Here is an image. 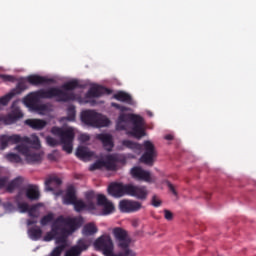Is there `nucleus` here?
Masks as SVG:
<instances>
[{
  "instance_id": "nucleus-1",
  "label": "nucleus",
  "mask_w": 256,
  "mask_h": 256,
  "mask_svg": "<svg viewBox=\"0 0 256 256\" xmlns=\"http://www.w3.org/2000/svg\"><path fill=\"white\" fill-rule=\"evenodd\" d=\"M112 233L120 251L116 254L113 252L115 246L109 235H102L94 242V247L97 251H102L105 256H137V253L130 248L131 238L125 229L116 227Z\"/></svg>"
},
{
  "instance_id": "nucleus-2",
  "label": "nucleus",
  "mask_w": 256,
  "mask_h": 256,
  "mask_svg": "<svg viewBox=\"0 0 256 256\" xmlns=\"http://www.w3.org/2000/svg\"><path fill=\"white\" fill-rule=\"evenodd\" d=\"M55 98L58 103H69V101L75 99V94L65 92L58 87H50L47 90L40 89L28 94L27 97L24 98V103L30 109H37V103H39L41 99Z\"/></svg>"
},
{
  "instance_id": "nucleus-3",
  "label": "nucleus",
  "mask_w": 256,
  "mask_h": 256,
  "mask_svg": "<svg viewBox=\"0 0 256 256\" xmlns=\"http://www.w3.org/2000/svg\"><path fill=\"white\" fill-rule=\"evenodd\" d=\"M83 225V217H65L59 216L54 220L51 226V231L47 232L44 236V241H53L59 235V231L61 233H68V235H73L79 227Z\"/></svg>"
},
{
  "instance_id": "nucleus-4",
  "label": "nucleus",
  "mask_w": 256,
  "mask_h": 256,
  "mask_svg": "<svg viewBox=\"0 0 256 256\" xmlns=\"http://www.w3.org/2000/svg\"><path fill=\"white\" fill-rule=\"evenodd\" d=\"M108 193L116 199L128 195L129 197L139 199V201H145L147 197H149V189H147V186L123 184L121 182H114L110 184L108 186Z\"/></svg>"
},
{
  "instance_id": "nucleus-5",
  "label": "nucleus",
  "mask_w": 256,
  "mask_h": 256,
  "mask_svg": "<svg viewBox=\"0 0 256 256\" xmlns=\"http://www.w3.org/2000/svg\"><path fill=\"white\" fill-rule=\"evenodd\" d=\"M129 122L133 124L132 130L129 132L132 137H135V139L145 137L146 133L145 129H143V117L136 114H120L116 123L117 131L127 130V123Z\"/></svg>"
},
{
  "instance_id": "nucleus-6",
  "label": "nucleus",
  "mask_w": 256,
  "mask_h": 256,
  "mask_svg": "<svg viewBox=\"0 0 256 256\" xmlns=\"http://www.w3.org/2000/svg\"><path fill=\"white\" fill-rule=\"evenodd\" d=\"M123 147L131 149L132 151H141L144 149V153L140 158L141 163L152 166L155 163V157H157V151H155V145L151 141H144L143 145L133 142L131 140H123Z\"/></svg>"
},
{
  "instance_id": "nucleus-7",
  "label": "nucleus",
  "mask_w": 256,
  "mask_h": 256,
  "mask_svg": "<svg viewBox=\"0 0 256 256\" xmlns=\"http://www.w3.org/2000/svg\"><path fill=\"white\" fill-rule=\"evenodd\" d=\"M17 143H21V145H27V147L32 145L33 149H41V141L39 140L38 136H32V138L27 136L21 137L19 134L0 136L1 151L7 149L9 145H17Z\"/></svg>"
},
{
  "instance_id": "nucleus-8",
  "label": "nucleus",
  "mask_w": 256,
  "mask_h": 256,
  "mask_svg": "<svg viewBox=\"0 0 256 256\" xmlns=\"http://www.w3.org/2000/svg\"><path fill=\"white\" fill-rule=\"evenodd\" d=\"M52 135L59 137L63 151L73 153V141H75V130L71 127L61 128L54 126L51 128Z\"/></svg>"
},
{
  "instance_id": "nucleus-9",
  "label": "nucleus",
  "mask_w": 256,
  "mask_h": 256,
  "mask_svg": "<svg viewBox=\"0 0 256 256\" xmlns=\"http://www.w3.org/2000/svg\"><path fill=\"white\" fill-rule=\"evenodd\" d=\"M81 121L90 127H109L111 121L94 110H85L81 113Z\"/></svg>"
},
{
  "instance_id": "nucleus-10",
  "label": "nucleus",
  "mask_w": 256,
  "mask_h": 256,
  "mask_svg": "<svg viewBox=\"0 0 256 256\" xmlns=\"http://www.w3.org/2000/svg\"><path fill=\"white\" fill-rule=\"evenodd\" d=\"M91 246V241L87 238H80L76 245L72 246L65 254V256H81L83 251H87Z\"/></svg>"
},
{
  "instance_id": "nucleus-11",
  "label": "nucleus",
  "mask_w": 256,
  "mask_h": 256,
  "mask_svg": "<svg viewBox=\"0 0 256 256\" xmlns=\"http://www.w3.org/2000/svg\"><path fill=\"white\" fill-rule=\"evenodd\" d=\"M14 149L20 153V155H23L30 163H37V161L41 160V155L32 152L31 147L25 144H19Z\"/></svg>"
},
{
  "instance_id": "nucleus-12",
  "label": "nucleus",
  "mask_w": 256,
  "mask_h": 256,
  "mask_svg": "<svg viewBox=\"0 0 256 256\" xmlns=\"http://www.w3.org/2000/svg\"><path fill=\"white\" fill-rule=\"evenodd\" d=\"M132 178L136 181H144L145 183H153L151 172L144 170L139 166H135L130 171Z\"/></svg>"
},
{
  "instance_id": "nucleus-13",
  "label": "nucleus",
  "mask_w": 256,
  "mask_h": 256,
  "mask_svg": "<svg viewBox=\"0 0 256 256\" xmlns=\"http://www.w3.org/2000/svg\"><path fill=\"white\" fill-rule=\"evenodd\" d=\"M143 207L141 202L133 200H121L119 202V209L122 213H136Z\"/></svg>"
},
{
  "instance_id": "nucleus-14",
  "label": "nucleus",
  "mask_w": 256,
  "mask_h": 256,
  "mask_svg": "<svg viewBox=\"0 0 256 256\" xmlns=\"http://www.w3.org/2000/svg\"><path fill=\"white\" fill-rule=\"evenodd\" d=\"M23 112L19 109L13 110L8 115H0V124L1 125H13V123H17L19 119H22Z\"/></svg>"
},
{
  "instance_id": "nucleus-15",
  "label": "nucleus",
  "mask_w": 256,
  "mask_h": 256,
  "mask_svg": "<svg viewBox=\"0 0 256 256\" xmlns=\"http://www.w3.org/2000/svg\"><path fill=\"white\" fill-rule=\"evenodd\" d=\"M97 203L100 207H103L104 215H110V213L115 211V205H113V202H111V201H109V199H107L106 195L98 194L97 195Z\"/></svg>"
},
{
  "instance_id": "nucleus-16",
  "label": "nucleus",
  "mask_w": 256,
  "mask_h": 256,
  "mask_svg": "<svg viewBox=\"0 0 256 256\" xmlns=\"http://www.w3.org/2000/svg\"><path fill=\"white\" fill-rule=\"evenodd\" d=\"M26 81L30 85L39 86V85H49L50 83H55V79L47 78L45 76H40L37 74L29 75L26 78Z\"/></svg>"
},
{
  "instance_id": "nucleus-17",
  "label": "nucleus",
  "mask_w": 256,
  "mask_h": 256,
  "mask_svg": "<svg viewBox=\"0 0 256 256\" xmlns=\"http://www.w3.org/2000/svg\"><path fill=\"white\" fill-rule=\"evenodd\" d=\"M117 163H119V155L109 154L104 160V169L107 171H117Z\"/></svg>"
},
{
  "instance_id": "nucleus-18",
  "label": "nucleus",
  "mask_w": 256,
  "mask_h": 256,
  "mask_svg": "<svg viewBox=\"0 0 256 256\" xmlns=\"http://www.w3.org/2000/svg\"><path fill=\"white\" fill-rule=\"evenodd\" d=\"M72 205L76 213H81V211H95L96 209L93 202L85 203L83 200H76Z\"/></svg>"
},
{
  "instance_id": "nucleus-19",
  "label": "nucleus",
  "mask_w": 256,
  "mask_h": 256,
  "mask_svg": "<svg viewBox=\"0 0 256 256\" xmlns=\"http://www.w3.org/2000/svg\"><path fill=\"white\" fill-rule=\"evenodd\" d=\"M63 181L61 178L57 176H51L45 181V189L46 191H55V189H59Z\"/></svg>"
},
{
  "instance_id": "nucleus-20",
  "label": "nucleus",
  "mask_w": 256,
  "mask_h": 256,
  "mask_svg": "<svg viewBox=\"0 0 256 256\" xmlns=\"http://www.w3.org/2000/svg\"><path fill=\"white\" fill-rule=\"evenodd\" d=\"M106 93H109V89L101 85H95L90 87V89L87 92V97L89 98L102 97V95H105Z\"/></svg>"
},
{
  "instance_id": "nucleus-21",
  "label": "nucleus",
  "mask_w": 256,
  "mask_h": 256,
  "mask_svg": "<svg viewBox=\"0 0 256 256\" xmlns=\"http://www.w3.org/2000/svg\"><path fill=\"white\" fill-rule=\"evenodd\" d=\"M95 155L89 148L85 146H79L76 150V157L80 159V161H91V158Z\"/></svg>"
},
{
  "instance_id": "nucleus-22",
  "label": "nucleus",
  "mask_w": 256,
  "mask_h": 256,
  "mask_svg": "<svg viewBox=\"0 0 256 256\" xmlns=\"http://www.w3.org/2000/svg\"><path fill=\"white\" fill-rule=\"evenodd\" d=\"M25 125H28L34 131H42L47 127V121L41 119H27L25 120Z\"/></svg>"
},
{
  "instance_id": "nucleus-23",
  "label": "nucleus",
  "mask_w": 256,
  "mask_h": 256,
  "mask_svg": "<svg viewBox=\"0 0 256 256\" xmlns=\"http://www.w3.org/2000/svg\"><path fill=\"white\" fill-rule=\"evenodd\" d=\"M96 139H98V141H101L106 151H112L114 147L113 136H111L110 134H98L96 136Z\"/></svg>"
},
{
  "instance_id": "nucleus-24",
  "label": "nucleus",
  "mask_w": 256,
  "mask_h": 256,
  "mask_svg": "<svg viewBox=\"0 0 256 256\" xmlns=\"http://www.w3.org/2000/svg\"><path fill=\"white\" fill-rule=\"evenodd\" d=\"M25 193L29 201H39V198L41 197V193L39 192V187L37 185H28Z\"/></svg>"
},
{
  "instance_id": "nucleus-25",
  "label": "nucleus",
  "mask_w": 256,
  "mask_h": 256,
  "mask_svg": "<svg viewBox=\"0 0 256 256\" xmlns=\"http://www.w3.org/2000/svg\"><path fill=\"white\" fill-rule=\"evenodd\" d=\"M77 200V191L74 186H69L63 198L64 205H73Z\"/></svg>"
},
{
  "instance_id": "nucleus-26",
  "label": "nucleus",
  "mask_w": 256,
  "mask_h": 256,
  "mask_svg": "<svg viewBox=\"0 0 256 256\" xmlns=\"http://www.w3.org/2000/svg\"><path fill=\"white\" fill-rule=\"evenodd\" d=\"M59 235H57L55 237L56 245H58L55 247V249H62L61 250V254H62L65 251V249L67 248V235H71V234L63 233V232L59 231Z\"/></svg>"
},
{
  "instance_id": "nucleus-27",
  "label": "nucleus",
  "mask_w": 256,
  "mask_h": 256,
  "mask_svg": "<svg viewBox=\"0 0 256 256\" xmlns=\"http://www.w3.org/2000/svg\"><path fill=\"white\" fill-rule=\"evenodd\" d=\"M113 99L121 101V103H127V105H133V97L127 92L119 91L113 95Z\"/></svg>"
},
{
  "instance_id": "nucleus-28",
  "label": "nucleus",
  "mask_w": 256,
  "mask_h": 256,
  "mask_svg": "<svg viewBox=\"0 0 256 256\" xmlns=\"http://www.w3.org/2000/svg\"><path fill=\"white\" fill-rule=\"evenodd\" d=\"M81 87L79 85V81L78 80H71L69 82H66L62 85V91H64V93H72L74 94V99L72 101H75V93L73 92H68V91H75V89Z\"/></svg>"
},
{
  "instance_id": "nucleus-29",
  "label": "nucleus",
  "mask_w": 256,
  "mask_h": 256,
  "mask_svg": "<svg viewBox=\"0 0 256 256\" xmlns=\"http://www.w3.org/2000/svg\"><path fill=\"white\" fill-rule=\"evenodd\" d=\"M28 235L32 241H39V239H41V235H43V230L38 226H34L28 230Z\"/></svg>"
},
{
  "instance_id": "nucleus-30",
  "label": "nucleus",
  "mask_w": 256,
  "mask_h": 256,
  "mask_svg": "<svg viewBox=\"0 0 256 256\" xmlns=\"http://www.w3.org/2000/svg\"><path fill=\"white\" fill-rule=\"evenodd\" d=\"M23 185V178L22 177H17L14 180H12L8 186H7V191L9 193H13L15 189H20L21 186Z\"/></svg>"
},
{
  "instance_id": "nucleus-31",
  "label": "nucleus",
  "mask_w": 256,
  "mask_h": 256,
  "mask_svg": "<svg viewBox=\"0 0 256 256\" xmlns=\"http://www.w3.org/2000/svg\"><path fill=\"white\" fill-rule=\"evenodd\" d=\"M26 89H28L27 82H25L24 80H20L17 83L16 87L11 90V92L14 94L15 97L16 95H21L23 91H26Z\"/></svg>"
},
{
  "instance_id": "nucleus-32",
  "label": "nucleus",
  "mask_w": 256,
  "mask_h": 256,
  "mask_svg": "<svg viewBox=\"0 0 256 256\" xmlns=\"http://www.w3.org/2000/svg\"><path fill=\"white\" fill-rule=\"evenodd\" d=\"M95 233H97V226L93 223L86 224L82 229V234L86 237L95 235Z\"/></svg>"
},
{
  "instance_id": "nucleus-33",
  "label": "nucleus",
  "mask_w": 256,
  "mask_h": 256,
  "mask_svg": "<svg viewBox=\"0 0 256 256\" xmlns=\"http://www.w3.org/2000/svg\"><path fill=\"white\" fill-rule=\"evenodd\" d=\"M55 219V214L48 213L47 215L43 216L40 220V225L45 227V225H49V223H53Z\"/></svg>"
},
{
  "instance_id": "nucleus-34",
  "label": "nucleus",
  "mask_w": 256,
  "mask_h": 256,
  "mask_svg": "<svg viewBox=\"0 0 256 256\" xmlns=\"http://www.w3.org/2000/svg\"><path fill=\"white\" fill-rule=\"evenodd\" d=\"M76 115H77V111L75 110V106L70 105L67 109V120L68 121H75Z\"/></svg>"
},
{
  "instance_id": "nucleus-35",
  "label": "nucleus",
  "mask_w": 256,
  "mask_h": 256,
  "mask_svg": "<svg viewBox=\"0 0 256 256\" xmlns=\"http://www.w3.org/2000/svg\"><path fill=\"white\" fill-rule=\"evenodd\" d=\"M6 159L11 163H21L22 159L21 156L15 153H8L6 154Z\"/></svg>"
},
{
  "instance_id": "nucleus-36",
  "label": "nucleus",
  "mask_w": 256,
  "mask_h": 256,
  "mask_svg": "<svg viewBox=\"0 0 256 256\" xmlns=\"http://www.w3.org/2000/svg\"><path fill=\"white\" fill-rule=\"evenodd\" d=\"M105 169V160H97L90 166L91 171H97V169Z\"/></svg>"
},
{
  "instance_id": "nucleus-37",
  "label": "nucleus",
  "mask_w": 256,
  "mask_h": 256,
  "mask_svg": "<svg viewBox=\"0 0 256 256\" xmlns=\"http://www.w3.org/2000/svg\"><path fill=\"white\" fill-rule=\"evenodd\" d=\"M14 94L10 91L8 94L0 97V105H8L9 101H11V99H13Z\"/></svg>"
},
{
  "instance_id": "nucleus-38",
  "label": "nucleus",
  "mask_w": 256,
  "mask_h": 256,
  "mask_svg": "<svg viewBox=\"0 0 256 256\" xmlns=\"http://www.w3.org/2000/svg\"><path fill=\"white\" fill-rule=\"evenodd\" d=\"M46 143L50 146V147H57L58 145H61V142H59L57 139L51 137V136H47L46 137Z\"/></svg>"
},
{
  "instance_id": "nucleus-39",
  "label": "nucleus",
  "mask_w": 256,
  "mask_h": 256,
  "mask_svg": "<svg viewBox=\"0 0 256 256\" xmlns=\"http://www.w3.org/2000/svg\"><path fill=\"white\" fill-rule=\"evenodd\" d=\"M0 79L4 81V83H15V77L12 75L0 74Z\"/></svg>"
},
{
  "instance_id": "nucleus-40",
  "label": "nucleus",
  "mask_w": 256,
  "mask_h": 256,
  "mask_svg": "<svg viewBox=\"0 0 256 256\" xmlns=\"http://www.w3.org/2000/svg\"><path fill=\"white\" fill-rule=\"evenodd\" d=\"M111 107H114V109H118V111H121V113H125V111H129V107L120 105L115 102L111 103Z\"/></svg>"
},
{
  "instance_id": "nucleus-41",
  "label": "nucleus",
  "mask_w": 256,
  "mask_h": 256,
  "mask_svg": "<svg viewBox=\"0 0 256 256\" xmlns=\"http://www.w3.org/2000/svg\"><path fill=\"white\" fill-rule=\"evenodd\" d=\"M161 203L162 201L161 199H159V196L157 195L152 196L151 205L153 207H161Z\"/></svg>"
},
{
  "instance_id": "nucleus-42",
  "label": "nucleus",
  "mask_w": 256,
  "mask_h": 256,
  "mask_svg": "<svg viewBox=\"0 0 256 256\" xmlns=\"http://www.w3.org/2000/svg\"><path fill=\"white\" fill-rule=\"evenodd\" d=\"M166 185H167L169 191L172 192L174 197L179 196V193L177 192V189L175 188V186L172 183H170L169 181H166Z\"/></svg>"
},
{
  "instance_id": "nucleus-43",
  "label": "nucleus",
  "mask_w": 256,
  "mask_h": 256,
  "mask_svg": "<svg viewBox=\"0 0 256 256\" xmlns=\"http://www.w3.org/2000/svg\"><path fill=\"white\" fill-rule=\"evenodd\" d=\"M85 199L88 201V203H93V200L95 199V192L94 191L86 192Z\"/></svg>"
},
{
  "instance_id": "nucleus-44",
  "label": "nucleus",
  "mask_w": 256,
  "mask_h": 256,
  "mask_svg": "<svg viewBox=\"0 0 256 256\" xmlns=\"http://www.w3.org/2000/svg\"><path fill=\"white\" fill-rule=\"evenodd\" d=\"M164 218L166 219V221H173V212L165 209L164 210Z\"/></svg>"
},
{
  "instance_id": "nucleus-45",
  "label": "nucleus",
  "mask_w": 256,
  "mask_h": 256,
  "mask_svg": "<svg viewBox=\"0 0 256 256\" xmlns=\"http://www.w3.org/2000/svg\"><path fill=\"white\" fill-rule=\"evenodd\" d=\"M18 208L22 211V213H27V211H29V204L19 203Z\"/></svg>"
},
{
  "instance_id": "nucleus-46",
  "label": "nucleus",
  "mask_w": 256,
  "mask_h": 256,
  "mask_svg": "<svg viewBox=\"0 0 256 256\" xmlns=\"http://www.w3.org/2000/svg\"><path fill=\"white\" fill-rule=\"evenodd\" d=\"M7 183H9V177L4 176V177L0 178V189H3V187H5V185H7Z\"/></svg>"
},
{
  "instance_id": "nucleus-47",
  "label": "nucleus",
  "mask_w": 256,
  "mask_h": 256,
  "mask_svg": "<svg viewBox=\"0 0 256 256\" xmlns=\"http://www.w3.org/2000/svg\"><path fill=\"white\" fill-rule=\"evenodd\" d=\"M3 207L6 211H13L15 209V207L13 206V204L11 202L4 203Z\"/></svg>"
},
{
  "instance_id": "nucleus-48",
  "label": "nucleus",
  "mask_w": 256,
  "mask_h": 256,
  "mask_svg": "<svg viewBox=\"0 0 256 256\" xmlns=\"http://www.w3.org/2000/svg\"><path fill=\"white\" fill-rule=\"evenodd\" d=\"M80 139H81V141H84V143H85V142L89 141V139H91V137H89V135H87V134H82L80 136Z\"/></svg>"
},
{
  "instance_id": "nucleus-49",
  "label": "nucleus",
  "mask_w": 256,
  "mask_h": 256,
  "mask_svg": "<svg viewBox=\"0 0 256 256\" xmlns=\"http://www.w3.org/2000/svg\"><path fill=\"white\" fill-rule=\"evenodd\" d=\"M166 141H173V135L168 134L165 136Z\"/></svg>"
},
{
  "instance_id": "nucleus-50",
  "label": "nucleus",
  "mask_w": 256,
  "mask_h": 256,
  "mask_svg": "<svg viewBox=\"0 0 256 256\" xmlns=\"http://www.w3.org/2000/svg\"><path fill=\"white\" fill-rule=\"evenodd\" d=\"M35 224H37L36 220H28L27 221V225H35Z\"/></svg>"
},
{
  "instance_id": "nucleus-51",
  "label": "nucleus",
  "mask_w": 256,
  "mask_h": 256,
  "mask_svg": "<svg viewBox=\"0 0 256 256\" xmlns=\"http://www.w3.org/2000/svg\"><path fill=\"white\" fill-rule=\"evenodd\" d=\"M29 215H30V217H36L35 214H33V210L29 211Z\"/></svg>"
},
{
  "instance_id": "nucleus-52",
  "label": "nucleus",
  "mask_w": 256,
  "mask_h": 256,
  "mask_svg": "<svg viewBox=\"0 0 256 256\" xmlns=\"http://www.w3.org/2000/svg\"><path fill=\"white\" fill-rule=\"evenodd\" d=\"M40 109H45V105L40 106Z\"/></svg>"
},
{
  "instance_id": "nucleus-53",
  "label": "nucleus",
  "mask_w": 256,
  "mask_h": 256,
  "mask_svg": "<svg viewBox=\"0 0 256 256\" xmlns=\"http://www.w3.org/2000/svg\"><path fill=\"white\" fill-rule=\"evenodd\" d=\"M209 197H211V195H210V194H208V195H207L206 199H209Z\"/></svg>"
}]
</instances>
